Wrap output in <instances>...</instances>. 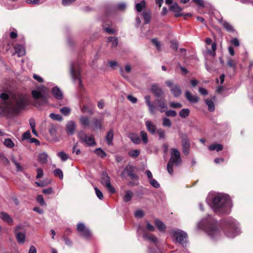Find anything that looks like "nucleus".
<instances>
[{"label": "nucleus", "mask_w": 253, "mask_h": 253, "mask_svg": "<svg viewBox=\"0 0 253 253\" xmlns=\"http://www.w3.org/2000/svg\"><path fill=\"white\" fill-rule=\"evenodd\" d=\"M80 72V68L78 66H77L74 63L71 64L70 73L72 78L74 82H77L79 84L80 87L83 88V85L82 84Z\"/></svg>", "instance_id": "obj_8"}, {"label": "nucleus", "mask_w": 253, "mask_h": 253, "mask_svg": "<svg viewBox=\"0 0 253 253\" xmlns=\"http://www.w3.org/2000/svg\"><path fill=\"white\" fill-rule=\"evenodd\" d=\"M143 237L148 239L150 241L154 243H156L157 242V238L153 235H144Z\"/></svg>", "instance_id": "obj_54"}, {"label": "nucleus", "mask_w": 253, "mask_h": 253, "mask_svg": "<svg viewBox=\"0 0 253 253\" xmlns=\"http://www.w3.org/2000/svg\"><path fill=\"white\" fill-rule=\"evenodd\" d=\"M226 224L227 226V231L225 232V234L228 237L234 238L239 234L240 230L234 219L228 218L226 221Z\"/></svg>", "instance_id": "obj_6"}, {"label": "nucleus", "mask_w": 253, "mask_h": 253, "mask_svg": "<svg viewBox=\"0 0 253 253\" xmlns=\"http://www.w3.org/2000/svg\"><path fill=\"white\" fill-rule=\"evenodd\" d=\"M170 91L175 97H178L181 93L180 87L177 85H174L170 88Z\"/></svg>", "instance_id": "obj_32"}, {"label": "nucleus", "mask_w": 253, "mask_h": 253, "mask_svg": "<svg viewBox=\"0 0 253 253\" xmlns=\"http://www.w3.org/2000/svg\"><path fill=\"white\" fill-rule=\"evenodd\" d=\"M146 3L144 0H142L140 2L137 3L135 5L136 10L138 12H141L143 9L146 7Z\"/></svg>", "instance_id": "obj_41"}, {"label": "nucleus", "mask_w": 253, "mask_h": 253, "mask_svg": "<svg viewBox=\"0 0 253 253\" xmlns=\"http://www.w3.org/2000/svg\"><path fill=\"white\" fill-rule=\"evenodd\" d=\"M94 189H95L96 195L97 196V197L100 200H102L103 199V195L102 192L99 189H98L97 187H95Z\"/></svg>", "instance_id": "obj_64"}, {"label": "nucleus", "mask_w": 253, "mask_h": 253, "mask_svg": "<svg viewBox=\"0 0 253 253\" xmlns=\"http://www.w3.org/2000/svg\"><path fill=\"white\" fill-rule=\"evenodd\" d=\"M0 97L1 99L3 100V102L2 103L3 105H5L6 104L12 102V98L9 99L8 95L5 93H2L0 94Z\"/></svg>", "instance_id": "obj_35"}, {"label": "nucleus", "mask_w": 253, "mask_h": 253, "mask_svg": "<svg viewBox=\"0 0 253 253\" xmlns=\"http://www.w3.org/2000/svg\"><path fill=\"white\" fill-rule=\"evenodd\" d=\"M112 26V22L109 20H106L103 22L102 25L103 29L104 31L109 34H114L115 33V30L111 28Z\"/></svg>", "instance_id": "obj_17"}, {"label": "nucleus", "mask_w": 253, "mask_h": 253, "mask_svg": "<svg viewBox=\"0 0 253 253\" xmlns=\"http://www.w3.org/2000/svg\"><path fill=\"white\" fill-rule=\"evenodd\" d=\"M51 93L57 100H61L63 97L62 91L57 86H55L52 88Z\"/></svg>", "instance_id": "obj_18"}, {"label": "nucleus", "mask_w": 253, "mask_h": 253, "mask_svg": "<svg viewBox=\"0 0 253 253\" xmlns=\"http://www.w3.org/2000/svg\"><path fill=\"white\" fill-rule=\"evenodd\" d=\"M190 113V110L188 109H183L179 112V116L183 118L188 116Z\"/></svg>", "instance_id": "obj_46"}, {"label": "nucleus", "mask_w": 253, "mask_h": 253, "mask_svg": "<svg viewBox=\"0 0 253 253\" xmlns=\"http://www.w3.org/2000/svg\"><path fill=\"white\" fill-rule=\"evenodd\" d=\"M95 154L101 158H104L106 156V153L101 148H97L94 150Z\"/></svg>", "instance_id": "obj_47"}, {"label": "nucleus", "mask_w": 253, "mask_h": 253, "mask_svg": "<svg viewBox=\"0 0 253 253\" xmlns=\"http://www.w3.org/2000/svg\"><path fill=\"white\" fill-rule=\"evenodd\" d=\"M208 6L204 8L205 12L204 13H207L210 16H217L220 14V13L218 10L214 9V8L210 4L208 3L207 5Z\"/></svg>", "instance_id": "obj_16"}, {"label": "nucleus", "mask_w": 253, "mask_h": 253, "mask_svg": "<svg viewBox=\"0 0 253 253\" xmlns=\"http://www.w3.org/2000/svg\"><path fill=\"white\" fill-rule=\"evenodd\" d=\"M197 226L198 228L205 230L213 239H215L220 235L217 221L209 215L200 221Z\"/></svg>", "instance_id": "obj_2"}, {"label": "nucleus", "mask_w": 253, "mask_h": 253, "mask_svg": "<svg viewBox=\"0 0 253 253\" xmlns=\"http://www.w3.org/2000/svg\"><path fill=\"white\" fill-rule=\"evenodd\" d=\"M60 112L65 116L68 115L71 112V109L67 107H64L60 109Z\"/></svg>", "instance_id": "obj_56"}, {"label": "nucleus", "mask_w": 253, "mask_h": 253, "mask_svg": "<svg viewBox=\"0 0 253 253\" xmlns=\"http://www.w3.org/2000/svg\"><path fill=\"white\" fill-rule=\"evenodd\" d=\"M48 131L52 136H55L57 132V129L55 126L53 124H50L49 126Z\"/></svg>", "instance_id": "obj_44"}, {"label": "nucleus", "mask_w": 253, "mask_h": 253, "mask_svg": "<svg viewBox=\"0 0 253 253\" xmlns=\"http://www.w3.org/2000/svg\"><path fill=\"white\" fill-rule=\"evenodd\" d=\"M169 9L170 11L175 13L174 16H192L190 13H180L182 9L180 7L177 3L174 2L169 6Z\"/></svg>", "instance_id": "obj_13"}, {"label": "nucleus", "mask_w": 253, "mask_h": 253, "mask_svg": "<svg viewBox=\"0 0 253 253\" xmlns=\"http://www.w3.org/2000/svg\"><path fill=\"white\" fill-rule=\"evenodd\" d=\"M107 42L111 43V46L112 48L115 47L118 44V40L116 37H109L107 38Z\"/></svg>", "instance_id": "obj_36"}, {"label": "nucleus", "mask_w": 253, "mask_h": 253, "mask_svg": "<svg viewBox=\"0 0 253 253\" xmlns=\"http://www.w3.org/2000/svg\"><path fill=\"white\" fill-rule=\"evenodd\" d=\"M4 144L7 147L11 148L14 146V144L12 140L10 138H6L5 139Z\"/></svg>", "instance_id": "obj_52"}, {"label": "nucleus", "mask_w": 253, "mask_h": 253, "mask_svg": "<svg viewBox=\"0 0 253 253\" xmlns=\"http://www.w3.org/2000/svg\"><path fill=\"white\" fill-rule=\"evenodd\" d=\"M151 90L157 98L162 97L164 94V91L157 84H154L152 85Z\"/></svg>", "instance_id": "obj_15"}, {"label": "nucleus", "mask_w": 253, "mask_h": 253, "mask_svg": "<svg viewBox=\"0 0 253 253\" xmlns=\"http://www.w3.org/2000/svg\"><path fill=\"white\" fill-rule=\"evenodd\" d=\"M126 8V2H120L116 4L113 6V9L117 11H123Z\"/></svg>", "instance_id": "obj_29"}, {"label": "nucleus", "mask_w": 253, "mask_h": 253, "mask_svg": "<svg viewBox=\"0 0 253 253\" xmlns=\"http://www.w3.org/2000/svg\"><path fill=\"white\" fill-rule=\"evenodd\" d=\"M149 182L152 186L156 188H158L160 186V185L158 181L153 178L149 180Z\"/></svg>", "instance_id": "obj_61"}, {"label": "nucleus", "mask_w": 253, "mask_h": 253, "mask_svg": "<svg viewBox=\"0 0 253 253\" xmlns=\"http://www.w3.org/2000/svg\"><path fill=\"white\" fill-rule=\"evenodd\" d=\"M53 173L56 176H58L60 179L63 178V173L61 169H56L53 171Z\"/></svg>", "instance_id": "obj_53"}, {"label": "nucleus", "mask_w": 253, "mask_h": 253, "mask_svg": "<svg viewBox=\"0 0 253 253\" xmlns=\"http://www.w3.org/2000/svg\"><path fill=\"white\" fill-rule=\"evenodd\" d=\"M146 104L147 105L149 110L152 115H154L155 113L156 106H154L150 101V96L146 95L144 97Z\"/></svg>", "instance_id": "obj_22"}, {"label": "nucleus", "mask_w": 253, "mask_h": 253, "mask_svg": "<svg viewBox=\"0 0 253 253\" xmlns=\"http://www.w3.org/2000/svg\"><path fill=\"white\" fill-rule=\"evenodd\" d=\"M77 229L81 235L85 238L89 239L91 236L90 231L83 223H79L77 224Z\"/></svg>", "instance_id": "obj_11"}, {"label": "nucleus", "mask_w": 253, "mask_h": 253, "mask_svg": "<svg viewBox=\"0 0 253 253\" xmlns=\"http://www.w3.org/2000/svg\"><path fill=\"white\" fill-rule=\"evenodd\" d=\"M155 225L158 230L161 232H164L166 228V225L164 224V222L160 221L159 219H156L155 220Z\"/></svg>", "instance_id": "obj_33"}, {"label": "nucleus", "mask_w": 253, "mask_h": 253, "mask_svg": "<svg viewBox=\"0 0 253 253\" xmlns=\"http://www.w3.org/2000/svg\"><path fill=\"white\" fill-rule=\"evenodd\" d=\"M129 138L130 140L136 144H140L141 142V140L137 134H131L129 136Z\"/></svg>", "instance_id": "obj_40"}, {"label": "nucleus", "mask_w": 253, "mask_h": 253, "mask_svg": "<svg viewBox=\"0 0 253 253\" xmlns=\"http://www.w3.org/2000/svg\"><path fill=\"white\" fill-rule=\"evenodd\" d=\"M33 98L36 101L38 106L46 104L48 103V99L50 97L49 88L44 85H40L31 91Z\"/></svg>", "instance_id": "obj_4"}, {"label": "nucleus", "mask_w": 253, "mask_h": 253, "mask_svg": "<svg viewBox=\"0 0 253 253\" xmlns=\"http://www.w3.org/2000/svg\"><path fill=\"white\" fill-rule=\"evenodd\" d=\"M163 126L165 127H170L171 126L170 120L167 118H164L163 119Z\"/></svg>", "instance_id": "obj_55"}, {"label": "nucleus", "mask_w": 253, "mask_h": 253, "mask_svg": "<svg viewBox=\"0 0 253 253\" xmlns=\"http://www.w3.org/2000/svg\"><path fill=\"white\" fill-rule=\"evenodd\" d=\"M76 1V0H62V4L63 5H64L65 6H69V5L73 4Z\"/></svg>", "instance_id": "obj_62"}, {"label": "nucleus", "mask_w": 253, "mask_h": 253, "mask_svg": "<svg viewBox=\"0 0 253 253\" xmlns=\"http://www.w3.org/2000/svg\"><path fill=\"white\" fill-rule=\"evenodd\" d=\"M237 64V62L232 59H229L227 62L228 65L234 69L236 68Z\"/></svg>", "instance_id": "obj_59"}, {"label": "nucleus", "mask_w": 253, "mask_h": 253, "mask_svg": "<svg viewBox=\"0 0 253 253\" xmlns=\"http://www.w3.org/2000/svg\"><path fill=\"white\" fill-rule=\"evenodd\" d=\"M133 193L130 190H127L125 194L123 200L125 202H128L130 201L133 197Z\"/></svg>", "instance_id": "obj_37"}, {"label": "nucleus", "mask_w": 253, "mask_h": 253, "mask_svg": "<svg viewBox=\"0 0 253 253\" xmlns=\"http://www.w3.org/2000/svg\"><path fill=\"white\" fill-rule=\"evenodd\" d=\"M192 1L198 7L199 10H200L201 8H205V7L207 6V5L209 3L205 2L203 0H192Z\"/></svg>", "instance_id": "obj_34"}, {"label": "nucleus", "mask_w": 253, "mask_h": 253, "mask_svg": "<svg viewBox=\"0 0 253 253\" xmlns=\"http://www.w3.org/2000/svg\"><path fill=\"white\" fill-rule=\"evenodd\" d=\"M140 136L143 143L145 145L147 144L148 142V135L147 132L144 130L141 131L140 132Z\"/></svg>", "instance_id": "obj_43"}, {"label": "nucleus", "mask_w": 253, "mask_h": 253, "mask_svg": "<svg viewBox=\"0 0 253 253\" xmlns=\"http://www.w3.org/2000/svg\"><path fill=\"white\" fill-rule=\"evenodd\" d=\"M93 130L101 129L102 128V123L100 120L97 119H94L91 126Z\"/></svg>", "instance_id": "obj_31"}, {"label": "nucleus", "mask_w": 253, "mask_h": 253, "mask_svg": "<svg viewBox=\"0 0 253 253\" xmlns=\"http://www.w3.org/2000/svg\"><path fill=\"white\" fill-rule=\"evenodd\" d=\"M207 48V52L212 56H214L215 54V51L216 49V45L215 42H213L211 44V50Z\"/></svg>", "instance_id": "obj_49"}, {"label": "nucleus", "mask_w": 253, "mask_h": 253, "mask_svg": "<svg viewBox=\"0 0 253 253\" xmlns=\"http://www.w3.org/2000/svg\"><path fill=\"white\" fill-rule=\"evenodd\" d=\"M49 117L53 120L61 121L63 119L62 117L60 114L51 113L49 114Z\"/></svg>", "instance_id": "obj_50"}, {"label": "nucleus", "mask_w": 253, "mask_h": 253, "mask_svg": "<svg viewBox=\"0 0 253 253\" xmlns=\"http://www.w3.org/2000/svg\"><path fill=\"white\" fill-rule=\"evenodd\" d=\"M113 137L114 131L113 129H110L108 131L106 136V140L108 145H112L113 144L112 141Z\"/></svg>", "instance_id": "obj_30"}, {"label": "nucleus", "mask_w": 253, "mask_h": 253, "mask_svg": "<svg viewBox=\"0 0 253 253\" xmlns=\"http://www.w3.org/2000/svg\"><path fill=\"white\" fill-rule=\"evenodd\" d=\"M37 201L41 206H46L43 198L42 195H39L37 198Z\"/></svg>", "instance_id": "obj_60"}, {"label": "nucleus", "mask_w": 253, "mask_h": 253, "mask_svg": "<svg viewBox=\"0 0 253 253\" xmlns=\"http://www.w3.org/2000/svg\"><path fill=\"white\" fill-rule=\"evenodd\" d=\"M209 149L211 151L216 150L217 152H219L222 150L223 146L222 145L219 144H214L211 145L209 146Z\"/></svg>", "instance_id": "obj_39"}, {"label": "nucleus", "mask_w": 253, "mask_h": 253, "mask_svg": "<svg viewBox=\"0 0 253 253\" xmlns=\"http://www.w3.org/2000/svg\"><path fill=\"white\" fill-rule=\"evenodd\" d=\"M140 154L139 150H133L129 152V155L132 158H136Z\"/></svg>", "instance_id": "obj_57"}, {"label": "nucleus", "mask_w": 253, "mask_h": 253, "mask_svg": "<svg viewBox=\"0 0 253 253\" xmlns=\"http://www.w3.org/2000/svg\"><path fill=\"white\" fill-rule=\"evenodd\" d=\"M57 155L59 157L62 161H66L69 159V156L64 151H61L57 154Z\"/></svg>", "instance_id": "obj_45"}, {"label": "nucleus", "mask_w": 253, "mask_h": 253, "mask_svg": "<svg viewBox=\"0 0 253 253\" xmlns=\"http://www.w3.org/2000/svg\"><path fill=\"white\" fill-rule=\"evenodd\" d=\"M207 202L214 212L217 214L229 212L232 207L230 198L223 194H218L211 198L209 196Z\"/></svg>", "instance_id": "obj_1"}, {"label": "nucleus", "mask_w": 253, "mask_h": 253, "mask_svg": "<svg viewBox=\"0 0 253 253\" xmlns=\"http://www.w3.org/2000/svg\"><path fill=\"white\" fill-rule=\"evenodd\" d=\"M16 240L19 244H23L25 242L26 231L21 225L16 226L14 229Z\"/></svg>", "instance_id": "obj_9"}, {"label": "nucleus", "mask_w": 253, "mask_h": 253, "mask_svg": "<svg viewBox=\"0 0 253 253\" xmlns=\"http://www.w3.org/2000/svg\"><path fill=\"white\" fill-rule=\"evenodd\" d=\"M15 54H17L18 57L23 56L25 54V50L24 47L20 44H17L14 46Z\"/></svg>", "instance_id": "obj_23"}, {"label": "nucleus", "mask_w": 253, "mask_h": 253, "mask_svg": "<svg viewBox=\"0 0 253 253\" xmlns=\"http://www.w3.org/2000/svg\"><path fill=\"white\" fill-rule=\"evenodd\" d=\"M8 104L7 103L5 105L2 106L0 105V115H4L6 116H9L12 115L10 108H9Z\"/></svg>", "instance_id": "obj_25"}, {"label": "nucleus", "mask_w": 253, "mask_h": 253, "mask_svg": "<svg viewBox=\"0 0 253 253\" xmlns=\"http://www.w3.org/2000/svg\"><path fill=\"white\" fill-rule=\"evenodd\" d=\"M219 17L220 18H218L217 17H215L216 20H217L218 22L221 24L227 31L231 32L234 31L233 26L230 23L227 22L226 21H223L222 17Z\"/></svg>", "instance_id": "obj_19"}, {"label": "nucleus", "mask_w": 253, "mask_h": 253, "mask_svg": "<svg viewBox=\"0 0 253 253\" xmlns=\"http://www.w3.org/2000/svg\"><path fill=\"white\" fill-rule=\"evenodd\" d=\"M48 155L45 152L40 154L39 156V161L42 164H45L47 162Z\"/></svg>", "instance_id": "obj_42"}, {"label": "nucleus", "mask_w": 253, "mask_h": 253, "mask_svg": "<svg viewBox=\"0 0 253 253\" xmlns=\"http://www.w3.org/2000/svg\"><path fill=\"white\" fill-rule=\"evenodd\" d=\"M76 127V124L74 122L69 121L66 124V131L68 134L72 135L75 130Z\"/></svg>", "instance_id": "obj_21"}, {"label": "nucleus", "mask_w": 253, "mask_h": 253, "mask_svg": "<svg viewBox=\"0 0 253 253\" xmlns=\"http://www.w3.org/2000/svg\"><path fill=\"white\" fill-rule=\"evenodd\" d=\"M182 162L180 154L179 151L175 148L170 149V158L167 165L168 172L172 174L173 172V167L174 165L179 166Z\"/></svg>", "instance_id": "obj_5"}, {"label": "nucleus", "mask_w": 253, "mask_h": 253, "mask_svg": "<svg viewBox=\"0 0 253 253\" xmlns=\"http://www.w3.org/2000/svg\"><path fill=\"white\" fill-rule=\"evenodd\" d=\"M165 112H166V115L168 117H175L177 115L176 111H175L174 110H168V111H166Z\"/></svg>", "instance_id": "obj_63"}, {"label": "nucleus", "mask_w": 253, "mask_h": 253, "mask_svg": "<svg viewBox=\"0 0 253 253\" xmlns=\"http://www.w3.org/2000/svg\"><path fill=\"white\" fill-rule=\"evenodd\" d=\"M80 122L82 126L84 127H89L90 120L88 117L81 116L80 118Z\"/></svg>", "instance_id": "obj_28"}, {"label": "nucleus", "mask_w": 253, "mask_h": 253, "mask_svg": "<svg viewBox=\"0 0 253 253\" xmlns=\"http://www.w3.org/2000/svg\"><path fill=\"white\" fill-rule=\"evenodd\" d=\"M101 182L111 193H114L115 192V188L111 185L110 177L105 172H103L102 174Z\"/></svg>", "instance_id": "obj_10"}, {"label": "nucleus", "mask_w": 253, "mask_h": 253, "mask_svg": "<svg viewBox=\"0 0 253 253\" xmlns=\"http://www.w3.org/2000/svg\"><path fill=\"white\" fill-rule=\"evenodd\" d=\"M180 138L181 139V143L182 147L190 146V140L187 135L185 133H180L179 134Z\"/></svg>", "instance_id": "obj_24"}, {"label": "nucleus", "mask_w": 253, "mask_h": 253, "mask_svg": "<svg viewBox=\"0 0 253 253\" xmlns=\"http://www.w3.org/2000/svg\"><path fill=\"white\" fill-rule=\"evenodd\" d=\"M206 102L207 105L208 106V109L210 111L212 112L214 110V104L213 101L211 100L207 99L206 100Z\"/></svg>", "instance_id": "obj_48"}, {"label": "nucleus", "mask_w": 253, "mask_h": 253, "mask_svg": "<svg viewBox=\"0 0 253 253\" xmlns=\"http://www.w3.org/2000/svg\"><path fill=\"white\" fill-rule=\"evenodd\" d=\"M141 20H144V24H147L150 21L151 17H137L136 22L137 26L140 25Z\"/></svg>", "instance_id": "obj_38"}, {"label": "nucleus", "mask_w": 253, "mask_h": 253, "mask_svg": "<svg viewBox=\"0 0 253 253\" xmlns=\"http://www.w3.org/2000/svg\"><path fill=\"white\" fill-rule=\"evenodd\" d=\"M0 161L5 165L10 164L9 161L3 153H0Z\"/></svg>", "instance_id": "obj_51"}, {"label": "nucleus", "mask_w": 253, "mask_h": 253, "mask_svg": "<svg viewBox=\"0 0 253 253\" xmlns=\"http://www.w3.org/2000/svg\"><path fill=\"white\" fill-rule=\"evenodd\" d=\"M156 132L158 134L160 139H165V131L163 129L160 128V129H157Z\"/></svg>", "instance_id": "obj_58"}, {"label": "nucleus", "mask_w": 253, "mask_h": 253, "mask_svg": "<svg viewBox=\"0 0 253 253\" xmlns=\"http://www.w3.org/2000/svg\"><path fill=\"white\" fill-rule=\"evenodd\" d=\"M79 137L81 142H85L86 144L93 146L96 143L93 137L87 135L84 133L81 132L79 134Z\"/></svg>", "instance_id": "obj_12"}, {"label": "nucleus", "mask_w": 253, "mask_h": 253, "mask_svg": "<svg viewBox=\"0 0 253 253\" xmlns=\"http://www.w3.org/2000/svg\"><path fill=\"white\" fill-rule=\"evenodd\" d=\"M185 95L187 99L190 102L196 103L199 100V98L197 96L192 95L189 91H186Z\"/></svg>", "instance_id": "obj_26"}, {"label": "nucleus", "mask_w": 253, "mask_h": 253, "mask_svg": "<svg viewBox=\"0 0 253 253\" xmlns=\"http://www.w3.org/2000/svg\"><path fill=\"white\" fill-rule=\"evenodd\" d=\"M30 103L29 95L25 94H18L12 98V102L8 104L12 115L18 113L25 108Z\"/></svg>", "instance_id": "obj_3"}, {"label": "nucleus", "mask_w": 253, "mask_h": 253, "mask_svg": "<svg viewBox=\"0 0 253 253\" xmlns=\"http://www.w3.org/2000/svg\"><path fill=\"white\" fill-rule=\"evenodd\" d=\"M145 126L147 130L152 134L155 133L157 130L156 126L150 121L145 122Z\"/></svg>", "instance_id": "obj_20"}, {"label": "nucleus", "mask_w": 253, "mask_h": 253, "mask_svg": "<svg viewBox=\"0 0 253 253\" xmlns=\"http://www.w3.org/2000/svg\"><path fill=\"white\" fill-rule=\"evenodd\" d=\"M172 237L175 242L180 244L184 248L187 247V233L179 229H174L171 232Z\"/></svg>", "instance_id": "obj_7"}, {"label": "nucleus", "mask_w": 253, "mask_h": 253, "mask_svg": "<svg viewBox=\"0 0 253 253\" xmlns=\"http://www.w3.org/2000/svg\"><path fill=\"white\" fill-rule=\"evenodd\" d=\"M0 217L3 221L6 222L8 224H12L13 219L7 213L1 212Z\"/></svg>", "instance_id": "obj_27"}, {"label": "nucleus", "mask_w": 253, "mask_h": 253, "mask_svg": "<svg viewBox=\"0 0 253 253\" xmlns=\"http://www.w3.org/2000/svg\"><path fill=\"white\" fill-rule=\"evenodd\" d=\"M155 102L157 104V109L161 112H165L168 109V106L164 98L156 99Z\"/></svg>", "instance_id": "obj_14"}]
</instances>
